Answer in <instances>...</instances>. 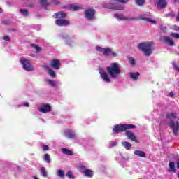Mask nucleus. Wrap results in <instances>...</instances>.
<instances>
[{
  "mask_svg": "<svg viewBox=\"0 0 179 179\" xmlns=\"http://www.w3.org/2000/svg\"><path fill=\"white\" fill-rule=\"evenodd\" d=\"M48 83H49V85H51V86L52 87L57 85V83L53 80H48Z\"/></svg>",
  "mask_w": 179,
  "mask_h": 179,
  "instance_id": "39",
  "label": "nucleus"
},
{
  "mask_svg": "<svg viewBox=\"0 0 179 179\" xmlns=\"http://www.w3.org/2000/svg\"><path fill=\"white\" fill-rule=\"evenodd\" d=\"M152 45L153 42H142L138 45V48L144 55L150 57L153 52Z\"/></svg>",
  "mask_w": 179,
  "mask_h": 179,
  "instance_id": "2",
  "label": "nucleus"
},
{
  "mask_svg": "<svg viewBox=\"0 0 179 179\" xmlns=\"http://www.w3.org/2000/svg\"><path fill=\"white\" fill-rule=\"evenodd\" d=\"M31 47H32V48H34L36 50V52L38 53L41 51V48H40V46L36 45V44H31Z\"/></svg>",
  "mask_w": 179,
  "mask_h": 179,
  "instance_id": "30",
  "label": "nucleus"
},
{
  "mask_svg": "<svg viewBox=\"0 0 179 179\" xmlns=\"http://www.w3.org/2000/svg\"><path fill=\"white\" fill-rule=\"evenodd\" d=\"M85 16L87 20H94L96 19V10L87 8L85 10Z\"/></svg>",
  "mask_w": 179,
  "mask_h": 179,
  "instance_id": "5",
  "label": "nucleus"
},
{
  "mask_svg": "<svg viewBox=\"0 0 179 179\" xmlns=\"http://www.w3.org/2000/svg\"><path fill=\"white\" fill-rule=\"evenodd\" d=\"M1 23L3 24H5L6 26H8V24H9V22H8V20H3L1 22Z\"/></svg>",
  "mask_w": 179,
  "mask_h": 179,
  "instance_id": "49",
  "label": "nucleus"
},
{
  "mask_svg": "<svg viewBox=\"0 0 179 179\" xmlns=\"http://www.w3.org/2000/svg\"><path fill=\"white\" fill-rule=\"evenodd\" d=\"M134 153L136 156H138L139 157H146V154L143 151L135 150V151H134Z\"/></svg>",
  "mask_w": 179,
  "mask_h": 179,
  "instance_id": "24",
  "label": "nucleus"
},
{
  "mask_svg": "<svg viewBox=\"0 0 179 179\" xmlns=\"http://www.w3.org/2000/svg\"><path fill=\"white\" fill-rule=\"evenodd\" d=\"M160 30H161V31H162L163 33H166V31L167 30V27H164V26H161Z\"/></svg>",
  "mask_w": 179,
  "mask_h": 179,
  "instance_id": "43",
  "label": "nucleus"
},
{
  "mask_svg": "<svg viewBox=\"0 0 179 179\" xmlns=\"http://www.w3.org/2000/svg\"><path fill=\"white\" fill-rule=\"evenodd\" d=\"M83 173L85 177H89L90 178L93 177V171L90 169H85Z\"/></svg>",
  "mask_w": 179,
  "mask_h": 179,
  "instance_id": "20",
  "label": "nucleus"
},
{
  "mask_svg": "<svg viewBox=\"0 0 179 179\" xmlns=\"http://www.w3.org/2000/svg\"><path fill=\"white\" fill-rule=\"evenodd\" d=\"M139 19L141 20H144L145 22H147L148 23H152V24H156L157 23L156 20H153L149 17H145L143 16H140Z\"/></svg>",
  "mask_w": 179,
  "mask_h": 179,
  "instance_id": "18",
  "label": "nucleus"
},
{
  "mask_svg": "<svg viewBox=\"0 0 179 179\" xmlns=\"http://www.w3.org/2000/svg\"><path fill=\"white\" fill-rule=\"evenodd\" d=\"M115 17H116V19H119V20H129V21L135 20V17H131V18L127 17L122 14L116 13L115 14Z\"/></svg>",
  "mask_w": 179,
  "mask_h": 179,
  "instance_id": "13",
  "label": "nucleus"
},
{
  "mask_svg": "<svg viewBox=\"0 0 179 179\" xmlns=\"http://www.w3.org/2000/svg\"><path fill=\"white\" fill-rule=\"evenodd\" d=\"M52 2L53 5H59V3H61V2H59V0H52Z\"/></svg>",
  "mask_w": 179,
  "mask_h": 179,
  "instance_id": "44",
  "label": "nucleus"
},
{
  "mask_svg": "<svg viewBox=\"0 0 179 179\" xmlns=\"http://www.w3.org/2000/svg\"><path fill=\"white\" fill-rule=\"evenodd\" d=\"M66 176H67L68 178L70 179L75 178V176H73V173L71 171H68L66 173Z\"/></svg>",
  "mask_w": 179,
  "mask_h": 179,
  "instance_id": "35",
  "label": "nucleus"
},
{
  "mask_svg": "<svg viewBox=\"0 0 179 179\" xmlns=\"http://www.w3.org/2000/svg\"><path fill=\"white\" fill-rule=\"evenodd\" d=\"M22 106H24V107H29V103H24Z\"/></svg>",
  "mask_w": 179,
  "mask_h": 179,
  "instance_id": "52",
  "label": "nucleus"
},
{
  "mask_svg": "<svg viewBox=\"0 0 179 179\" xmlns=\"http://www.w3.org/2000/svg\"><path fill=\"white\" fill-rule=\"evenodd\" d=\"M125 135L129 139H130V141H133V142H135L136 143H139V141H138L136 136H135V134L133 132L127 130L125 131Z\"/></svg>",
  "mask_w": 179,
  "mask_h": 179,
  "instance_id": "8",
  "label": "nucleus"
},
{
  "mask_svg": "<svg viewBox=\"0 0 179 179\" xmlns=\"http://www.w3.org/2000/svg\"><path fill=\"white\" fill-rule=\"evenodd\" d=\"M135 2L137 5L142 6L145 3V0H135Z\"/></svg>",
  "mask_w": 179,
  "mask_h": 179,
  "instance_id": "38",
  "label": "nucleus"
},
{
  "mask_svg": "<svg viewBox=\"0 0 179 179\" xmlns=\"http://www.w3.org/2000/svg\"><path fill=\"white\" fill-rule=\"evenodd\" d=\"M55 24H57V26H59L62 27L69 26V24H71V22L66 20L57 19L55 21Z\"/></svg>",
  "mask_w": 179,
  "mask_h": 179,
  "instance_id": "7",
  "label": "nucleus"
},
{
  "mask_svg": "<svg viewBox=\"0 0 179 179\" xmlns=\"http://www.w3.org/2000/svg\"><path fill=\"white\" fill-rule=\"evenodd\" d=\"M79 169H82V170H86V166L83 165V164H80L78 166Z\"/></svg>",
  "mask_w": 179,
  "mask_h": 179,
  "instance_id": "48",
  "label": "nucleus"
},
{
  "mask_svg": "<svg viewBox=\"0 0 179 179\" xmlns=\"http://www.w3.org/2000/svg\"><path fill=\"white\" fill-rule=\"evenodd\" d=\"M45 69L48 70V75L51 76V78H56L57 73H55V71H52L48 66H44Z\"/></svg>",
  "mask_w": 179,
  "mask_h": 179,
  "instance_id": "19",
  "label": "nucleus"
},
{
  "mask_svg": "<svg viewBox=\"0 0 179 179\" xmlns=\"http://www.w3.org/2000/svg\"><path fill=\"white\" fill-rule=\"evenodd\" d=\"M43 152H45V150H50V147L48 145H43Z\"/></svg>",
  "mask_w": 179,
  "mask_h": 179,
  "instance_id": "45",
  "label": "nucleus"
},
{
  "mask_svg": "<svg viewBox=\"0 0 179 179\" xmlns=\"http://www.w3.org/2000/svg\"><path fill=\"white\" fill-rule=\"evenodd\" d=\"M0 13H2V8H0Z\"/></svg>",
  "mask_w": 179,
  "mask_h": 179,
  "instance_id": "55",
  "label": "nucleus"
},
{
  "mask_svg": "<svg viewBox=\"0 0 179 179\" xmlns=\"http://www.w3.org/2000/svg\"><path fill=\"white\" fill-rule=\"evenodd\" d=\"M138 179H142V178H138Z\"/></svg>",
  "mask_w": 179,
  "mask_h": 179,
  "instance_id": "57",
  "label": "nucleus"
},
{
  "mask_svg": "<svg viewBox=\"0 0 179 179\" xmlns=\"http://www.w3.org/2000/svg\"><path fill=\"white\" fill-rule=\"evenodd\" d=\"M164 41L167 44H169L171 46L174 45V41H173V39H171L169 36H164Z\"/></svg>",
  "mask_w": 179,
  "mask_h": 179,
  "instance_id": "21",
  "label": "nucleus"
},
{
  "mask_svg": "<svg viewBox=\"0 0 179 179\" xmlns=\"http://www.w3.org/2000/svg\"><path fill=\"white\" fill-rule=\"evenodd\" d=\"M20 12L23 16H29V10L26 9H20Z\"/></svg>",
  "mask_w": 179,
  "mask_h": 179,
  "instance_id": "32",
  "label": "nucleus"
},
{
  "mask_svg": "<svg viewBox=\"0 0 179 179\" xmlns=\"http://www.w3.org/2000/svg\"><path fill=\"white\" fill-rule=\"evenodd\" d=\"M43 159L46 163H51V157L50 154H45L43 155Z\"/></svg>",
  "mask_w": 179,
  "mask_h": 179,
  "instance_id": "27",
  "label": "nucleus"
},
{
  "mask_svg": "<svg viewBox=\"0 0 179 179\" xmlns=\"http://www.w3.org/2000/svg\"><path fill=\"white\" fill-rule=\"evenodd\" d=\"M109 145L111 148H114V146H117V141H110Z\"/></svg>",
  "mask_w": 179,
  "mask_h": 179,
  "instance_id": "41",
  "label": "nucleus"
},
{
  "mask_svg": "<svg viewBox=\"0 0 179 179\" xmlns=\"http://www.w3.org/2000/svg\"><path fill=\"white\" fill-rule=\"evenodd\" d=\"M62 153H64V155H69V156H72L73 155V152H72V150L66 148L62 149Z\"/></svg>",
  "mask_w": 179,
  "mask_h": 179,
  "instance_id": "28",
  "label": "nucleus"
},
{
  "mask_svg": "<svg viewBox=\"0 0 179 179\" xmlns=\"http://www.w3.org/2000/svg\"><path fill=\"white\" fill-rule=\"evenodd\" d=\"M96 50L99 51V52H103V54H104V51L106 50V48H101L100 46H96Z\"/></svg>",
  "mask_w": 179,
  "mask_h": 179,
  "instance_id": "37",
  "label": "nucleus"
},
{
  "mask_svg": "<svg viewBox=\"0 0 179 179\" xmlns=\"http://www.w3.org/2000/svg\"><path fill=\"white\" fill-rule=\"evenodd\" d=\"M169 97H174V93L173 92H171L169 94Z\"/></svg>",
  "mask_w": 179,
  "mask_h": 179,
  "instance_id": "51",
  "label": "nucleus"
},
{
  "mask_svg": "<svg viewBox=\"0 0 179 179\" xmlns=\"http://www.w3.org/2000/svg\"><path fill=\"white\" fill-rule=\"evenodd\" d=\"M122 146H124V148H125L126 150H129L131 148H132V144H131V143L127 141L122 142Z\"/></svg>",
  "mask_w": 179,
  "mask_h": 179,
  "instance_id": "25",
  "label": "nucleus"
},
{
  "mask_svg": "<svg viewBox=\"0 0 179 179\" xmlns=\"http://www.w3.org/2000/svg\"><path fill=\"white\" fill-rule=\"evenodd\" d=\"M64 136H66L69 139H75L76 138L74 131H72L71 129H66L64 131Z\"/></svg>",
  "mask_w": 179,
  "mask_h": 179,
  "instance_id": "12",
  "label": "nucleus"
},
{
  "mask_svg": "<svg viewBox=\"0 0 179 179\" xmlns=\"http://www.w3.org/2000/svg\"><path fill=\"white\" fill-rule=\"evenodd\" d=\"M177 167H178V169H179V161L177 163Z\"/></svg>",
  "mask_w": 179,
  "mask_h": 179,
  "instance_id": "54",
  "label": "nucleus"
},
{
  "mask_svg": "<svg viewBox=\"0 0 179 179\" xmlns=\"http://www.w3.org/2000/svg\"><path fill=\"white\" fill-rule=\"evenodd\" d=\"M173 68L176 71H178V72H179V66L177 65H173Z\"/></svg>",
  "mask_w": 179,
  "mask_h": 179,
  "instance_id": "50",
  "label": "nucleus"
},
{
  "mask_svg": "<svg viewBox=\"0 0 179 179\" xmlns=\"http://www.w3.org/2000/svg\"><path fill=\"white\" fill-rule=\"evenodd\" d=\"M140 75L139 72L130 73V78L132 80H138V78H139Z\"/></svg>",
  "mask_w": 179,
  "mask_h": 179,
  "instance_id": "23",
  "label": "nucleus"
},
{
  "mask_svg": "<svg viewBox=\"0 0 179 179\" xmlns=\"http://www.w3.org/2000/svg\"><path fill=\"white\" fill-rule=\"evenodd\" d=\"M99 73H100L102 79L105 82H110V77H108V75L107 74V73H106L103 70H101V71H99Z\"/></svg>",
  "mask_w": 179,
  "mask_h": 179,
  "instance_id": "16",
  "label": "nucleus"
},
{
  "mask_svg": "<svg viewBox=\"0 0 179 179\" xmlns=\"http://www.w3.org/2000/svg\"><path fill=\"white\" fill-rule=\"evenodd\" d=\"M22 64L23 69L28 72H31V71H34V68H33V65L30 63L29 60L26 59H22L20 61Z\"/></svg>",
  "mask_w": 179,
  "mask_h": 179,
  "instance_id": "6",
  "label": "nucleus"
},
{
  "mask_svg": "<svg viewBox=\"0 0 179 179\" xmlns=\"http://www.w3.org/2000/svg\"><path fill=\"white\" fill-rule=\"evenodd\" d=\"M105 6L108 9H115V10H124V6H117L114 3H106Z\"/></svg>",
  "mask_w": 179,
  "mask_h": 179,
  "instance_id": "11",
  "label": "nucleus"
},
{
  "mask_svg": "<svg viewBox=\"0 0 179 179\" xmlns=\"http://www.w3.org/2000/svg\"><path fill=\"white\" fill-rule=\"evenodd\" d=\"M57 175L58 177H60V178H64V177H65V171L62 169H59L57 172Z\"/></svg>",
  "mask_w": 179,
  "mask_h": 179,
  "instance_id": "29",
  "label": "nucleus"
},
{
  "mask_svg": "<svg viewBox=\"0 0 179 179\" xmlns=\"http://www.w3.org/2000/svg\"><path fill=\"white\" fill-rule=\"evenodd\" d=\"M41 173L43 177H47L48 173H47V170H45V167L41 168Z\"/></svg>",
  "mask_w": 179,
  "mask_h": 179,
  "instance_id": "31",
  "label": "nucleus"
},
{
  "mask_svg": "<svg viewBox=\"0 0 179 179\" xmlns=\"http://www.w3.org/2000/svg\"><path fill=\"white\" fill-rule=\"evenodd\" d=\"M70 8L73 10H80V7L76 6V5H73V4H71L70 5Z\"/></svg>",
  "mask_w": 179,
  "mask_h": 179,
  "instance_id": "33",
  "label": "nucleus"
},
{
  "mask_svg": "<svg viewBox=\"0 0 179 179\" xmlns=\"http://www.w3.org/2000/svg\"><path fill=\"white\" fill-rule=\"evenodd\" d=\"M129 64H131V65L132 66H135L136 63H135V59H134V57H129Z\"/></svg>",
  "mask_w": 179,
  "mask_h": 179,
  "instance_id": "34",
  "label": "nucleus"
},
{
  "mask_svg": "<svg viewBox=\"0 0 179 179\" xmlns=\"http://www.w3.org/2000/svg\"><path fill=\"white\" fill-rule=\"evenodd\" d=\"M55 19H65L66 17V13L62 11L56 13L53 15Z\"/></svg>",
  "mask_w": 179,
  "mask_h": 179,
  "instance_id": "15",
  "label": "nucleus"
},
{
  "mask_svg": "<svg viewBox=\"0 0 179 179\" xmlns=\"http://www.w3.org/2000/svg\"><path fill=\"white\" fill-rule=\"evenodd\" d=\"M177 119V113H167L166 120H169V127L173 130V135L178 136L179 133V122H175L174 120Z\"/></svg>",
  "mask_w": 179,
  "mask_h": 179,
  "instance_id": "1",
  "label": "nucleus"
},
{
  "mask_svg": "<svg viewBox=\"0 0 179 179\" xmlns=\"http://www.w3.org/2000/svg\"><path fill=\"white\" fill-rule=\"evenodd\" d=\"M38 110L40 111V113L47 114V113H50V111H51V106L49 104H45L38 108Z\"/></svg>",
  "mask_w": 179,
  "mask_h": 179,
  "instance_id": "10",
  "label": "nucleus"
},
{
  "mask_svg": "<svg viewBox=\"0 0 179 179\" xmlns=\"http://www.w3.org/2000/svg\"><path fill=\"white\" fill-rule=\"evenodd\" d=\"M171 37H173V38H179V34L171 33Z\"/></svg>",
  "mask_w": 179,
  "mask_h": 179,
  "instance_id": "40",
  "label": "nucleus"
},
{
  "mask_svg": "<svg viewBox=\"0 0 179 179\" xmlns=\"http://www.w3.org/2000/svg\"><path fill=\"white\" fill-rule=\"evenodd\" d=\"M117 2H120V3H128L129 0H115Z\"/></svg>",
  "mask_w": 179,
  "mask_h": 179,
  "instance_id": "42",
  "label": "nucleus"
},
{
  "mask_svg": "<svg viewBox=\"0 0 179 179\" xmlns=\"http://www.w3.org/2000/svg\"><path fill=\"white\" fill-rule=\"evenodd\" d=\"M135 128L136 126L134 124H120L115 125L112 131L113 134H121V132H127V129H135Z\"/></svg>",
  "mask_w": 179,
  "mask_h": 179,
  "instance_id": "4",
  "label": "nucleus"
},
{
  "mask_svg": "<svg viewBox=\"0 0 179 179\" xmlns=\"http://www.w3.org/2000/svg\"><path fill=\"white\" fill-rule=\"evenodd\" d=\"M50 66L52 68V69L58 71L61 66V62L57 59H54L50 62Z\"/></svg>",
  "mask_w": 179,
  "mask_h": 179,
  "instance_id": "9",
  "label": "nucleus"
},
{
  "mask_svg": "<svg viewBox=\"0 0 179 179\" xmlns=\"http://www.w3.org/2000/svg\"><path fill=\"white\" fill-rule=\"evenodd\" d=\"M34 179H38V178H37V177L36 176H34Z\"/></svg>",
  "mask_w": 179,
  "mask_h": 179,
  "instance_id": "56",
  "label": "nucleus"
},
{
  "mask_svg": "<svg viewBox=\"0 0 179 179\" xmlns=\"http://www.w3.org/2000/svg\"><path fill=\"white\" fill-rule=\"evenodd\" d=\"M122 158L124 159V160H129V157H122Z\"/></svg>",
  "mask_w": 179,
  "mask_h": 179,
  "instance_id": "53",
  "label": "nucleus"
},
{
  "mask_svg": "<svg viewBox=\"0 0 179 179\" xmlns=\"http://www.w3.org/2000/svg\"><path fill=\"white\" fill-rule=\"evenodd\" d=\"M106 71L113 79L121 73V69L117 63H111L110 66H106Z\"/></svg>",
  "mask_w": 179,
  "mask_h": 179,
  "instance_id": "3",
  "label": "nucleus"
},
{
  "mask_svg": "<svg viewBox=\"0 0 179 179\" xmlns=\"http://www.w3.org/2000/svg\"><path fill=\"white\" fill-rule=\"evenodd\" d=\"M169 173H176V164L173 162H169Z\"/></svg>",
  "mask_w": 179,
  "mask_h": 179,
  "instance_id": "22",
  "label": "nucleus"
},
{
  "mask_svg": "<svg viewBox=\"0 0 179 179\" xmlns=\"http://www.w3.org/2000/svg\"><path fill=\"white\" fill-rule=\"evenodd\" d=\"M103 55H106L108 57H117V53L115 52H113V50L110 48H105Z\"/></svg>",
  "mask_w": 179,
  "mask_h": 179,
  "instance_id": "14",
  "label": "nucleus"
},
{
  "mask_svg": "<svg viewBox=\"0 0 179 179\" xmlns=\"http://www.w3.org/2000/svg\"><path fill=\"white\" fill-rule=\"evenodd\" d=\"M3 40H5V41H10V37H9V36H6L3 37Z\"/></svg>",
  "mask_w": 179,
  "mask_h": 179,
  "instance_id": "47",
  "label": "nucleus"
},
{
  "mask_svg": "<svg viewBox=\"0 0 179 179\" xmlns=\"http://www.w3.org/2000/svg\"><path fill=\"white\" fill-rule=\"evenodd\" d=\"M39 3L41 6H43V8H47V6L50 5L48 0H39Z\"/></svg>",
  "mask_w": 179,
  "mask_h": 179,
  "instance_id": "26",
  "label": "nucleus"
},
{
  "mask_svg": "<svg viewBox=\"0 0 179 179\" xmlns=\"http://www.w3.org/2000/svg\"><path fill=\"white\" fill-rule=\"evenodd\" d=\"M173 30H175L176 31H179V27L177 25H173L172 27Z\"/></svg>",
  "mask_w": 179,
  "mask_h": 179,
  "instance_id": "46",
  "label": "nucleus"
},
{
  "mask_svg": "<svg viewBox=\"0 0 179 179\" xmlns=\"http://www.w3.org/2000/svg\"><path fill=\"white\" fill-rule=\"evenodd\" d=\"M158 2L157 3V5L158 8H167V1L166 0H157Z\"/></svg>",
  "mask_w": 179,
  "mask_h": 179,
  "instance_id": "17",
  "label": "nucleus"
},
{
  "mask_svg": "<svg viewBox=\"0 0 179 179\" xmlns=\"http://www.w3.org/2000/svg\"><path fill=\"white\" fill-rule=\"evenodd\" d=\"M176 16V13L174 12L169 13L165 15V17H174Z\"/></svg>",
  "mask_w": 179,
  "mask_h": 179,
  "instance_id": "36",
  "label": "nucleus"
}]
</instances>
